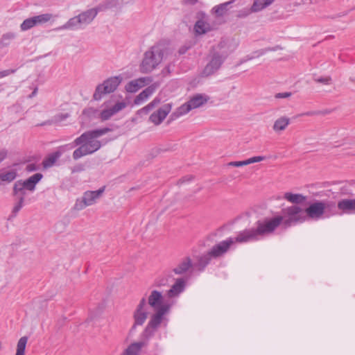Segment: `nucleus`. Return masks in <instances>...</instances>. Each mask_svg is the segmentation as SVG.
I'll return each mask as SVG.
<instances>
[{"instance_id":"obj_32","label":"nucleus","mask_w":355,"mask_h":355,"mask_svg":"<svg viewBox=\"0 0 355 355\" xmlns=\"http://www.w3.org/2000/svg\"><path fill=\"white\" fill-rule=\"evenodd\" d=\"M16 37V34L12 32H8L3 34L0 39V48H4L9 46L11 42Z\"/></svg>"},{"instance_id":"obj_51","label":"nucleus","mask_w":355,"mask_h":355,"mask_svg":"<svg viewBox=\"0 0 355 355\" xmlns=\"http://www.w3.org/2000/svg\"><path fill=\"white\" fill-rule=\"evenodd\" d=\"M193 177L192 175H187V176L182 178L180 181L181 182V183H182L185 181H190V180H193Z\"/></svg>"},{"instance_id":"obj_35","label":"nucleus","mask_w":355,"mask_h":355,"mask_svg":"<svg viewBox=\"0 0 355 355\" xmlns=\"http://www.w3.org/2000/svg\"><path fill=\"white\" fill-rule=\"evenodd\" d=\"M170 278V275H164L162 277H159L155 279L154 285L155 286L159 288L166 286L168 285Z\"/></svg>"},{"instance_id":"obj_8","label":"nucleus","mask_w":355,"mask_h":355,"mask_svg":"<svg viewBox=\"0 0 355 355\" xmlns=\"http://www.w3.org/2000/svg\"><path fill=\"white\" fill-rule=\"evenodd\" d=\"M208 98L202 94H196L190 98L189 101L180 106L171 115V119L175 120L178 117L187 114L191 110L198 108L205 104Z\"/></svg>"},{"instance_id":"obj_14","label":"nucleus","mask_w":355,"mask_h":355,"mask_svg":"<svg viewBox=\"0 0 355 355\" xmlns=\"http://www.w3.org/2000/svg\"><path fill=\"white\" fill-rule=\"evenodd\" d=\"M172 108V105L170 103H166L159 108L156 112H154L150 114L149 121L158 125L162 123L166 116L170 113Z\"/></svg>"},{"instance_id":"obj_42","label":"nucleus","mask_w":355,"mask_h":355,"mask_svg":"<svg viewBox=\"0 0 355 355\" xmlns=\"http://www.w3.org/2000/svg\"><path fill=\"white\" fill-rule=\"evenodd\" d=\"M292 95L291 92H281V93H277L275 95V98H289Z\"/></svg>"},{"instance_id":"obj_49","label":"nucleus","mask_w":355,"mask_h":355,"mask_svg":"<svg viewBox=\"0 0 355 355\" xmlns=\"http://www.w3.org/2000/svg\"><path fill=\"white\" fill-rule=\"evenodd\" d=\"M189 49V47L186 46H182L181 48H180L178 53L180 55L184 54L188 51Z\"/></svg>"},{"instance_id":"obj_34","label":"nucleus","mask_w":355,"mask_h":355,"mask_svg":"<svg viewBox=\"0 0 355 355\" xmlns=\"http://www.w3.org/2000/svg\"><path fill=\"white\" fill-rule=\"evenodd\" d=\"M28 337L23 336L18 340L16 355H24Z\"/></svg>"},{"instance_id":"obj_48","label":"nucleus","mask_w":355,"mask_h":355,"mask_svg":"<svg viewBox=\"0 0 355 355\" xmlns=\"http://www.w3.org/2000/svg\"><path fill=\"white\" fill-rule=\"evenodd\" d=\"M160 102H161L160 98H158V97H156L148 105H152V109H153L156 105L159 104Z\"/></svg>"},{"instance_id":"obj_39","label":"nucleus","mask_w":355,"mask_h":355,"mask_svg":"<svg viewBox=\"0 0 355 355\" xmlns=\"http://www.w3.org/2000/svg\"><path fill=\"white\" fill-rule=\"evenodd\" d=\"M314 80L317 83H322L324 85H329L331 83V78L329 76L320 77V78H315Z\"/></svg>"},{"instance_id":"obj_4","label":"nucleus","mask_w":355,"mask_h":355,"mask_svg":"<svg viewBox=\"0 0 355 355\" xmlns=\"http://www.w3.org/2000/svg\"><path fill=\"white\" fill-rule=\"evenodd\" d=\"M42 178L43 175L37 173L25 180H19L15 182L12 189V195L16 197L17 201L14 205L10 218L15 217L24 206L26 191H34L36 184Z\"/></svg>"},{"instance_id":"obj_2","label":"nucleus","mask_w":355,"mask_h":355,"mask_svg":"<svg viewBox=\"0 0 355 355\" xmlns=\"http://www.w3.org/2000/svg\"><path fill=\"white\" fill-rule=\"evenodd\" d=\"M110 131H112V129L109 128L86 131L75 139L71 144L66 145L65 147L69 146L70 148H73L75 146H79V147L73 152L72 155L73 159L78 160L82 157L92 155L98 150L101 148L102 144L101 142L96 139ZM64 148V146L60 147V148Z\"/></svg>"},{"instance_id":"obj_11","label":"nucleus","mask_w":355,"mask_h":355,"mask_svg":"<svg viewBox=\"0 0 355 355\" xmlns=\"http://www.w3.org/2000/svg\"><path fill=\"white\" fill-rule=\"evenodd\" d=\"M104 190V187H102L96 191H85L81 199L76 200L74 209L79 211L85 209L86 207L92 205L101 196Z\"/></svg>"},{"instance_id":"obj_45","label":"nucleus","mask_w":355,"mask_h":355,"mask_svg":"<svg viewBox=\"0 0 355 355\" xmlns=\"http://www.w3.org/2000/svg\"><path fill=\"white\" fill-rule=\"evenodd\" d=\"M15 72V69H6L0 71V78L6 77L11 73H13Z\"/></svg>"},{"instance_id":"obj_40","label":"nucleus","mask_w":355,"mask_h":355,"mask_svg":"<svg viewBox=\"0 0 355 355\" xmlns=\"http://www.w3.org/2000/svg\"><path fill=\"white\" fill-rule=\"evenodd\" d=\"M8 150L6 148H0V164L6 159Z\"/></svg>"},{"instance_id":"obj_50","label":"nucleus","mask_w":355,"mask_h":355,"mask_svg":"<svg viewBox=\"0 0 355 355\" xmlns=\"http://www.w3.org/2000/svg\"><path fill=\"white\" fill-rule=\"evenodd\" d=\"M171 71V64H168L167 66H166L164 69L162 70V73L164 74L165 73H170Z\"/></svg>"},{"instance_id":"obj_33","label":"nucleus","mask_w":355,"mask_h":355,"mask_svg":"<svg viewBox=\"0 0 355 355\" xmlns=\"http://www.w3.org/2000/svg\"><path fill=\"white\" fill-rule=\"evenodd\" d=\"M53 17V15L51 13H44L33 17L36 26L47 23L48 21H51Z\"/></svg>"},{"instance_id":"obj_28","label":"nucleus","mask_w":355,"mask_h":355,"mask_svg":"<svg viewBox=\"0 0 355 355\" xmlns=\"http://www.w3.org/2000/svg\"><path fill=\"white\" fill-rule=\"evenodd\" d=\"M284 198L290 202L295 204H302L306 199V197L300 193H285Z\"/></svg>"},{"instance_id":"obj_27","label":"nucleus","mask_w":355,"mask_h":355,"mask_svg":"<svg viewBox=\"0 0 355 355\" xmlns=\"http://www.w3.org/2000/svg\"><path fill=\"white\" fill-rule=\"evenodd\" d=\"M212 259L214 258L209 252H207L198 257L196 266L198 268V270L203 271Z\"/></svg>"},{"instance_id":"obj_38","label":"nucleus","mask_w":355,"mask_h":355,"mask_svg":"<svg viewBox=\"0 0 355 355\" xmlns=\"http://www.w3.org/2000/svg\"><path fill=\"white\" fill-rule=\"evenodd\" d=\"M83 114L89 118H94L98 114V111L94 107H87L83 110Z\"/></svg>"},{"instance_id":"obj_1","label":"nucleus","mask_w":355,"mask_h":355,"mask_svg":"<svg viewBox=\"0 0 355 355\" xmlns=\"http://www.w3.org/2000/svg\"><path fill=\"white\" fill-rule=\"evenodd\" d=\"M306 221L304 209L297 205H292L282 209V215L270 218L259 220L254 227L260 239L272 234L282 224L285 228Z\"/></svg>"},{"instance_id":"obj_17","label":"nucleus","mask_w":355,"mask_h":355,"mask_svg":"<svg viewBox=\"0 0 355 355\" xmlns=\"http://www.w3.org/2000/svg\"><path fill=\"white\" fill-rule=\"evenodd\" d=\"M163 296L161 292L153 290L148 297V304L155 310H157L162 304Z\"/></svg>"},{"instance_id":"obj_5","label":"nucleus","mask_w":355,"mask_h":355,"mask_svg":"<svg viewBox=\"0 0 355 355\" xmlns=\"http://www.w3.org/2000/svg\"><path fill=\"white\" fill-rule=\"evenodd\" d=\"M166 51V48L161 43L151 46L144 54V58L140 64V71L142 73H150L156 69L162 62Z\"/></svg>"},{"instance_id":"obj_36","label":"nucleus","mask_w":355,"mask_h":355,"mask_svg":"<svg viewBox=\"0 0 355 355\" xmlns=\"http://www.w3.org/2000/svg\"><path fill=\"white\" fill-rule=\"evenodd\" d=\"M35 26H36L35 21L33 17H30V18L25 19L21 24L20 28L21 31H28V30L32 28L33 27H34Z\"/></svg>"},{"instance_id":"obj_22","label":"nucleus","mask_w":355,"mask_h":355,"mask_svg":"<svg viewBox=\"0 0 355 355\" xmlns=\"http://www.w3.org/2000/svg\"><path fill=\"white\" fill-rule=\"evenodd\" d=\"M290 124V119L286 116L278 118L275 121L272 130L275 132H279L286 130Z\"/></svg>"},{"instance_id":"obj_52","label":"nucleus","mask_w":355,"mask_h":355,"mask_svg":"<svg viewBox=\"0 0 355 355\" xmlns=\"http://www.w3.org/2000/svg\"><path fill=\"white\" fill-rule=\"evenodd\" d=\"M37 88H35L33 92L29 95V98H33V96H35L37 94Z\"/></svg>"},{"instance_id":"obj_18","label":"nucleus","mask_w":355,"mask_h":355,"mask_svg":"<svg viewBox=\"0 0 355 355\" xmlns=\"http://www.w3.org/2000/svg\"><path fill=\"white\" fill-rule=\"evenodd\" d=\"M192 266L191 259L189 257H186L173 269V271L176 275H183L188 272Z\"/></svg>"},{"instance_id":"obj_7","label":"nucleus","mask_w":355,"mask_h":355,"mask_svg":"<svg viewBox=\"0 0 355 355\" xmlns=\"http://www.w3.org/2000/svg\"><path fill=\"white\" fill-rule=\"evenodd\" d=\"M336 207L334 202L315 200L304 209L306 220L309 219L319 220L323 217L327 211H334Z\"/></svg>"},{"instance_id":"obj_43","label":"nucleus","mask_w":355,"mask_h":355,"mask_svg":"<svg viewBox=\"0 0 355 355\" xmlns=\"http://www.w3.org/2000/svg\"><path fill=\"white\" fill-rule=\"evenodd\" d=\"M69 117V114H60L55 116V122H60Z\"/></svg>"},{"instance_id":"obj_47","label":"nucleus","mask_w":355,"mask_h":355,"mask_svg":"<svg viewBox=\"0 0 355 355\" xmlns=\"http://www.w3.org/2000/svg\"><path fill=\"white\" fill-rule=\"evenodd\" d=\"M275 50H276L275 48H272V49L268 48V49H260L256 52L257 53V56L259 57L261 55H263L265 53H266L268 51H275Z\"/></svg>"},{"instance_id":"obj_26","label":"nucleus","mask_w":355,"mask_h":355,"mask_svg":"<svg viewBox=\"0 0 355 355\" xmlns=\"http://www.w3.org/2000/svg\"><path fill=\"white\" fill-rule=\"evenodd\" d=\"M145 345L144 342H137L130 345L122 355H138L141 348Z\"/></svg>"},{"instance_id":"obj_9","label":"nucleus","mask_w":355,"mask_h":355,"mask_svg":"<svg viewBox=\"0 0 355 355\" xmlns=\"http://www.w3.org/2000/svg\"><path fill=\"white\" fill-rule=\"evenodd\" d=\"M169 310L168 305H163L161 306L154 313L151 318L150 321L148 322L147 326L146 327L144 331V336L146 338L151 337L155 330L159 327L161 323L163 322L164 319V315L168 313Z\"/></svg>"},{"instance_id":"obj_21","label":"nucleus","mask_w":355,"mask_h":355,"mask_svg":"<svg viewBox=\"0 0 355 355\" xmlns=\"http://www.w3.org/2000/svg\"><path fill=\"white\" fill-rule=\"evenodd\" d=\"M236 0H230L229 1L220 3L219 5H217L213 8V11L215 13V15L218 17H223L227 11L231 8L232 4Z\"/></svg>"},{"instance_id":"obj_41","label":"nucleus","mask_w":355,"mask_h":355,"mask_svg":"<svg viewBox=\"0 0 355 355\" xmlns=\"http://www.w3.org/2000/svg\"><path fill=\"white\" fill-rule=\"evenodd\" d=\"M153 105H147L138 111L139 114H147L152 110Z\"/></svg>"},{"instance_id":"obj_53","label":"nucleus","mask_w":355,"mask_h":355,"mask_svg":"<svg viewBox=\"0 0 355 355\" xmlns=\"http://www.w3.org/2000/svg\"><path fill=\"white\" fill-rule=\"evenodd\" d=\"M309 1L312 4H315L318 3V0H309Z\"/></svg>"},{"instance_id":"obj_19","label":"nucleus","mask_w":355,"mask_h":355,"mask_svg":"<svg viewBox=\"0 0 355 355\" xmlns=\"http://www.w3.org/2000/svg\"><path fill=\"white\" fill-rule=\"evenodd\" d=\"M338 209L345 214H355V199H343L338 201Z\"/></svg>"},{"instance_id":"obj_6","label":"nucleus","mask_w":355,"mask_h":355,"mask_svg":"<svg viewBox=\"0 0 355 355\" xmlns=\"http://www.w3.org/2000/svg\"><path fill=\"white\" fill-rule=\"evenodd\" d=\"M98 12V11L96 8H90L84 12H82L78 15L70 18L66 24L58 28L57 29L77 30L83 28L92 22V21L96 17Z\"/></svg>"},{"instance_id":"obj_24","label":"nucleus","mask_w":355,"mask_h":355,"mask_svg":"<svg viewBox=\"0 0 355 355\" xmlns=\"http://www.w3.org/2000/svg\"><path fill=\"white\" fill-rule=\"evenodd\" d=\"M266 159L263 156H255L250 157L248 159L243 160V161H238V162H231L228 163V166H235V167H240L246 166L252 163L255 162H259Z\"/></svg>"},{"instance_id":"obj_23","label":"nucleus","mask_w":355,"mask_h":355,"mask_svg":"<svg viewBox=\"0 0 355 355\" xmlns=\"http://www.w3.org/2000/svg\"><path fill=\"white\" fill-rule=\"evenodd\" d=\"M155 91V87L153 85L146 87L139 95L136 96L134 100V103L136 105L141 104L143 101H146L150 96Z\"/></svg>"},{"instance_id":"obj_10","label":"nucleus","mask_w":355,"mask_h":355,"mask_svg":"<svg viewBox=\"0 0 355 355\" xmlns=\"http://www.w3.org/2000/svg\"><path fill=\"white\" fill-rule=\"evenodd\" d=\"M121 82L120 76H114L107 78L103 83L96 86L93 95L95 101L101 100L105 94L114 92Z\"/></svg>"},{"instance_id":"obj_31","label":"nucleus","mask_w":355,"mask_h":355,"mask_svg":"<svg viewBox=\"0 0 355 355\" xmlns=\"http://www.w3.org/2000/svg\"><path fill=\"white\" fill-rule=\"evenodd\" d=\"M62 151L57 150L54 152L53 153L49 155L44 161H43V166L44 168H49L52 166L55 162L61 157L62 155Z\"/></svg>"},{"instance_id":"obj_44","label":"nucleus","mask_w":355,"mask_h":355,"mask_svg":"<svg viewBox=\"0 0 355 355\" xmlns=\"http://www.w3.org/2000/svg\"><path fill=\"white\" fill-rule=\"evenodd\" d=\"M38 166L34 163L28 164L26 167V170L28 172L35 171L38 170Z\"/></svg>"},{"instance_id":"obj_16","label":"nucleus","mask_w":355,"mask_h":355,"mask_svg":"<svg viewBox=\"0 0 355 355\" xmlns=\"http://www.w3.org/2000/svg\"><path fill=\"white\" fill-rule=\"evenodd\" d=\"M186 282L187 279L184 278H178L171 288L167 291L166 295L168 297H175L182 293L185 289Z\"/></svg>"},{"instance_id":"obj_30","label":"nucleus","mask_w":355,"mask_h":355,"mask_svg":"<svg viewBox=\"0 0 355 355\" xmlns=\"http://www.w3.org/2000/svg\"><path fill=\"white\" fill-rule=\"evenodd\" d=\"M144 85V80L139 78L137 80H132L125 85L127 92L134 93L138 91L141 87Z\"/></svg>"},{"instance_id":"obj_46","label":"nucleus","mask_w":355,"mask_h":355,"mask_svg":"<svg viewBox=\"0 0 355 355\" xmlns=\"http://www.w3.org/2000/svg\"><path fill=\"white\" fill-rule=\"evenodd\" d=\"M198 2V0H181V3L183 5L194 6Z\"/></svg>"},{"instance_id":"obj_29","label":"nucleus","mask_w":355,"mask_h":355,"mask_svg":"<svg viewBox=\"0 0 355 355\" xmlns=\"http://www.w3.org/2000/svg\"><path fill=\"white\" fill-rule=\"evenodd\" d=\"M275 0H254L252 5V11L257 12L271 5Z\"/></svg>"},{"instance_id":"obj_20","label":"nucleus","mask_w":355,"mask_h":355,"mask_svg":"<svg viewBox=\"0 0 355 355\" xmlns=\"http://www.w3.org/2000/svg\"><path fill=\"white\" fill-rule=\"evenodd\" d=\"M17 176L16 169L6 170L0 169V185L3 183H10L12 182Z\"/></svg>"},{"instance_id":"obj_54","label":"nucleus","mask_w":355,"mask_h":355,"mask_svg":"<svg viewBox=\"0 0 355 355\" xmlns=\"http://www.w3.org/2000/svg\"><path fill=\"white\" fill-rule=\"evenodd\" d=\"M306 114V115H312V113H311V112H307Z\"/></svg>"},{"instance_id":"obj_15","label":"nucleus","mask_w":355,"mask_h":355,"mask_svg":"<svg viewBox=\"0 0 355 355\" xmlns=\"http://www.w3.org/2000/svg\"><path fill=\"white\" fill-rule=\"evenodd\" d=\"M126 106V103L123 101L117 102L112 107L101 110L98 114V117L102 121L109 120L112 116L123 110Z\"/></svg>"},{"instance_id":"obj_13","label":"nucleus","mask_w":355,"mask_h":355,"mask_svg":"<svg viewBox=\"0 0 355 355\" xmlns=\"http://www.w3.org/2000/svg\"><path fill=\"white\" fill-rule=\"evenodd\" d=\"M146 299L142 297L133 313L134 324L132 329H135L138 325H142L146 320L148 312L146 309Z\"/></svg>"},{"instance_id":"obj_3","label":"nucleus","mask_w":355,"mask_h":355,"mask_svg":"<svg viewBox=\"0 0 355 355\" xmlns=\"http://www.w3.org/2000/svg\"><path fill=\"white\" fill-rule=\"evenodd\" d=\"M259 240V239L254 227L245 229L238 232L236 236L229 237L214 245L208 252L214 259H217L224 256L230 248L236 243H244Z\"/></svg>"},{"instance_id":"obj_37","label":"nucleus","mask_w":355,"mask_h":355,"mask_svg":"<svg viewBox=\"0 0 355 355\" xmlns=\"http://www.w3.org/2000/svg\"><path fill=\"white\" fill-rule=\"evenodd\" d=\"M252 12H254V11H252V6L250 8H244L243 9L238 10L236 16L238 19H245V18L248 17Z\"/></svg>"},{"instance_id":"obj_25","label":"nucleus","mask_w":355,"mask_h":355,"mask_svg":"<svg viewBox=\"0 0 355 355\" xmlns=\"http://www.w3.org/2000/svg\"><path fill=\"white\" fill-rule=\"evenodd\" d=\"M194 30L197 35H202L211 31V28L209 23L203 19H199L194 25Z\"/></svg>"},{"instance_id":"obj_12","label":"nucleus","mask_w":355,"mask_h":355,"mask_svg":"<svg viewBox=\"0 0 355 355\" xmlns=\"http://www.w3.org/2000/svg\"><path fill=\"white\" fill-rule=\"evenodd\" d=\"M227 56L226 54L214 52L211 55V60L203 69L202 74L205 76L214 74L220 68Z\"/></svg>"}]
</instances>
